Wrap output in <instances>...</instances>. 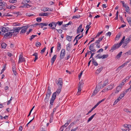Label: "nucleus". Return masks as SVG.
Here are the masks:
<instances>
[{
    "instance_id": "obj_1",
    "label": "nucleus",
    "mask_w": 131,
    "mask_h": 131,
    "mask_svg": "<svg viewBox=\"0 0 131 131\" xmlns=\"http://www.w3.org/2000/svg\"><path fill=\"white\" fill-rule=\"evenodd\" d=\"M55 81L56 83L57 84L58 86H59L56 91L53 94H55V97H56L57 95H58L61 91V89L62 83V79L61 78H59L58 81L56 79Z\"/></svg>"
},
{
    "instance_id": "obj_2",
    "label": "nucleus",
    "mask_w": 131,
    "mask_h": 131,
    "mask_svg": "<svg viewBox=\"0 0 131 131\" xmlns=\"http://www.w3.org/2000/svg\"><path fill=\"white\" fill-rule=\"evenodd\" d=\"M63 23V21H58L57 22H53L50 24H49L48 25L50 27H52V28L53 29H55L57 25H58L59 26L61 25Z\"/></svg>"
},
{
    "instance_id": "obj_3",
    "label": "nucleus",
    "mask_w": 131,
    "mask_h": 131,
    "mask_svg": "<svg viewBox=\"0 0 131 131\" xmlns=\"http://www.w3.org/2000/svg\"><path fill=\"white\" fill-rule=\"evenodd\" d=\"M65 55V50L64 49H62L60 56V59L61 60L63 58Z\"/></svg>"
},
{
    "instance_id": "obj_4",
    "label": "nucleus",
    "mask_w": 131,
    "mask_h": 131,
    "mask_svg": "<svg viewBox=\"0 0 131 131\" xmlns=\"http://www.w3.org/2000/svg\"><path fill=\"white\" fill-rule=\"evenodd\" d=\"M20 27L22 28L21 29H22L20 32V34H22L25 33L28 28V26H26Z\"/></svg>"
},
{
    "instance_id": "obj_5",
    "label": "nucleus",
    "mask_w": 131,
    "mask_h": 131,
    "mask_svg": "<svg viewBox=\"0 0 131 131\" xmlns=\"http://www.w3.org/2000/svg\"><path fill=\"white\" fill-rule=\"evenodd\" d=\"M56 97H55V94H52L51 99L50 102V104L53 105V103L54 102V101L55 100Z\"/></svg>"
},
{
    "instance_id": "obj_6",
    "label": "nucleus",
    "mask_w": 131,
    "mask_h": 131,
    "mask_svg": "<svg viewBox=\"0 0 131 131\" xmlns=\"http://www.w3.org/2000/svg\"><path fill=\"white\" fill-rule=\"evenodd\" d=\"M25 59L23 57L22 54H20L19 57V60L18 62V63H20V62H23L24 61Z\"/></svg>"
},
{
    "instance_id": "obj_7",
    "label": "nucleus",
    "mask_w": 131,
    "mask_h": 131,
    "mask_svg": "<svg viewBox=\"0 0 131 131\" xmlns=\"http://www.w3.org/2000/svg\"><path fill=\"white\" fill-rule=\"evenodd\" d=\"M121 46V45H119V44H117L116 45H115L112 47L111 50L113 51L119 48Z\"/></svg>"
},
{
    "instance_id": "obj_8",
    "label": "nucleus",
    "mask_w": 131,
    "mask_h": 131,
    "mask_svg": "<svg viewBox=\"0 0 131 131\" xmlns=\"http://www.w3.org/2000/svg\"><path fill=\"white\" fill-rule=\"evenodd\" d=\"M94 43H93L91 44L89 47V49L91 51L93 52H95L96 51V50L94 48Z\"/></svg>"
},
{
    "instance_id": "obj_9",
    "label": "nucleus",
    "mask_w": 131,
    "mask_h": 131,
    "mask_svg": "<svg viewBox=\"0 0 131 131\" xmlns=\"http://www.w3.org/2000/svg\"><path fill=\"white\" fill-rule=\"evenodd\" d=\"M1 30L2 32H6L9 31V28L7 27L6 28L2 27L1 28Z\"/></svg>"
},
{
    "instance_id": "obj_10",
    "label": "nucleus",
    "mask_w": 131,
    "mask_h": 131,
    "mask_svg": "<svg viewBox=\"0 0 131 131\" xmlns=\"http://www.w3.org/2000/svg\"><path fill=\"white\" fill-rule=\"evenodd\" d=\"M99 91L100 89L99 88H97L96 86L91 96L92 97L95 95Z\"/></svg>"
},
{
    "instance_id": "obj_11",
    "label": "nucleus",
    "mask_w": 131,
    "mask_h": 131,
    "mask_svg": "<svg viewBox=\"0 0 131 131\" xmlns=\"http://www.w3.org/2000/svg\"><path fill=\"white\" fill-rule=\"evenodd\" d=\"M56 109H53V112L51 113V114L50 119L49 121V122L50 123H51L52 121V120L53 119V116L54 113Z\"/></svg>"
},
{
    "instance_id": "obj_12",
    "label": "nucleus",
    "mask_w": 131,
    "mask_h": 131,
    "mask_svg": "<svg viewBox=\"0 0 131 131\" xmlns=\"http://www.w3.org/2000/svg\"><path fill=\"white\" fill-rule=\"evenodd\" d=\"M6 8L7 9H13L16 8V6H14L9 5H6Z\"/></svg>"
},
{
    "instance_id": "obj_13",
    "label": "nucleus",
    "mask_w": 131,
    "mask_h": 131,
    "mask_svg": "<svg viewBox=\"0 0 131 131\" xmlns=\"http://www.w3.org/2000/svg\"><path fill=\"white\" fill-rule=\"evenodd\" d=\"M57 56L56 55H54L53 57L50 60V62L51 63V65L53 64Z\"/></svg>"
},
{
    "instance_id": "obj_14",
    "label": "nucleus",
    "mask_w": 131,
    "mask_h": 131,
    "mask_svg": "<svg viewBox=\"0 0 131 131\" xmlns=\"http://www.w3.org/2000/svg\"><path fill=\"white\" fill-rule=\"evenodd\" d=\"M108 84V79H106L104 82V84L102 86H101L100 88H102L104 86H106V85Z\"/></svg>"
},
{
    "instance_id": "obj_15",
    "label": "nucleus",
    "mask_w": 131,
    "mask_h": 131,
    "mask_svg": "<svg viewBox=\"0 0 131 131\" xmlns=\"http://www.w3.org/2000/svg\"><path fill=\"white\" fill-rule=\"evenodd\" d=\"M46 96L45 99L44 101L46 103H47L49 101V99L50 95L47 94H46Z\"/></svg>"
},
{
    "instance_id": "obj_16",
    "label": "nucleus",
    "mask_w": 131,
    "mask_h": 131,
    "mask_svg": "<svg viewBox=\"0 0 131 131\" xmlns=\"http://www.w3.org/2000/svg\"><path fill=\"white\" fill-rule=\"evenodd\" d=\"M46 96L45 99L44 101L46 103H47L49 101V99L50 95L47 94H46Z\"/></svg>"
},
{
    "instance_id": "obj_17",
    "label": "nucleus",
    "mask_w": 131,
    "mask_h": 131,
    "mask_svg": "<svg viewBox=\"0 0 131 131\" xmlns=\"http://www.w3.org/2000/svg\"><path fill=\"white\" fill-rule=\"evenodd\" d=\"M51 88L49 86L48 88L47 92L46 94L50 95L52 93L51 91Z\"/></svg>"
},
{
    "instance_id": "obj_18",
    "label": "nucleus",
    "mask_w": 131,
    "mask_h": 131,
    "mask_svg": "<svg viewBox=\"0 0 131 131\" xmlns=\"http://www.w3.org/2000/svg\"><path fill=\"white\" fill-rule=\"evenodd\" d=\"M12 35V34H11L10 32H9L6 33L4 35V37L5 38L7 37H10Z\"/></svg>"
},
{
    "instance_id": "obj_19",
    "label": "nucleus",
    "mask_w": 131,
    "mask_h": 131,
    "mask_svg": "<svg viewBox=\"0 0 131 131\" xmlns=\"http://www.w3.org/2000/svg\"><path fill=\"white\" fill-rule=\"evenodd\" d=\"M49 14L48 13H40L39 14V15L40 16H47Z\"/></svg>"
},
{
    "instance_id": "obj_20",
    "label": "nucleus",
    "mask_w": 131,
    "mask_h": 131,
    "mask_svg": "<svg viewBox=\"0 0 131 131\" xmlns=\"http://www.w3.org/2000/svg\"><path fill=\"white\" fill-rule=\"evenodd\" d=\"M122 89V86L119 85L116 88V91H115V93L116 94L117 93Z\"/></svg>"
},
{
    "instance_id": "obj_21",
    "label": "nucleus",
    "mask_w": 131,
    "mask_h": 131,
    "mask_svg": "<svg viewBox=\"0 0 131 131\" xmlns=\"http://www.w3.org/2000/svg\"><path fill=\"white\" fill-rule=\"evenodd\" d=\"M103 68L101 67L98 69L96 71V73L97 74L99 73L102 70Z\"/></svg>"
},
{
    "instance_id": "obj_22",
    "label": "nucleus",
    "mask_w": 131,
    "mask_h": 131,
    "mask_svg": "<svg viewBox=\"0 0 131 131\" xmlns=\"http://www.w3.org/2000/svg\"><path fill=\"white\" fill-rule=\"evenodd\" d=\"M22 27H20L16 28L14 30H15V31L17 34H18V33L19 32L20 30L22 29Z\"/></svg>"
},
{
    "instance_id": "obj_23",
    "label": "nucleus",
    "mask_w": 131,
    "mask_h": 131,
    "mask_svg": "<svg viewBox=\"0 0 131 131\" xmlns=\"http://www.w3.org/2000/svg\"><path fill=\"white\" fill-rule=\"evenodd\" d=\"M72 36H70L69 35H67L66 37V39L69 41H70L71 40Z\"/></svg>"
},
{
    "instance_id": "obj_24",
    "label": "nucleus",
    "mask_w": 131,
    "mask_h": 131,
    "mask_svg": "<svg viewBox=\"0 0 131 131\" xmlns=\"http://www.w3.org/2000/svg\"><path fill=\"white\" fill-rule=\"evenodd\" d=\"M92 61L94 65L95 66H97L98 65V63L95 60L94 58H92Z\"/></svg>"
},
{
    "instance_id": "obj_25",
    "label": "nucleus",
    "mask_w": 131,
    "mask_h": 131,
    "mask_svg": "<svg viewBox=\"0 0 131 131\" xmlns=\"http://www.w3.org/2000/svg\"><path fill=\"white\" fill-rule=\"evenodd\" d=\"M48 9H49V8L45 7H43L41 9V10L44 12H46L47 11H49Z\"/></svg>"
},
{
    "instance_id": "obj_26",
    "label": "nucleus",
    "mask_w": 131,
    "mask_h": 131,
    "mask_svg": "<svg viewBox=\"0 0 131 131\" xmlns=\"http://www.w3.org/2000/svg\"><path fill=\"white\" fill-rule=\"evenodd\" d=\"M81 87L79 86L78 88V91L77 93V95H79L80 94L81 91Z\"/></svg>"
},
{
    "instance_id": "obj_27",
    "label": "nucleus",
    "mask_w": 131,
    "mask_h": 131,
    "mask_svg": "<svg viewBox=\"0 0 131 131\" xmlns=\"http://www.w3.org/2000/svg\"><path fill=\"white\" fill-rule=\"evenodd\" d=\"M48 25V24L43 23H40V26L41 28H42L43 26H46Z\"/></svg>"
},
{
    "instance_id": "obj_28",
    "label": "nucleus",
    "mask_w": 131,
    "mask_h": 131,
    "mask_svg": "<svg viewBox=\"0 0 131 131\" xmlns=\"http://www.w3.org/2000/svg\"><path fill=\"white\" fill-rule=\"evenodd\" d=\"M96 114V113L95 114L93 115H92L90 117L88 120L87 122L89 123L90 121H91L95 115Z\"/></svg>"
},
{
    "instance_id": "obj_29",
    "label": "nucleus",
    "mask_w": 131,
    "mask_h": 131,
    "mask_svg": "<svg viewBox=\"0 0 131 131\" xmlns=\"http://www.w3.org/2000/svg\"><path fill=\"white\" fill-rule=\"evenodd\" d=\"M122 53V52L121 51L116 56V57L118 59L120 57H121Z\"/></svg>"
},
{
    "instance_id": "obj_30",
    "label": "nucleus",
    "mask_w": 131,
    "mask_h": 131,
    "mask_svg": "<svg viewBox=\"0 0 131 131\" xmlns=\"http://www.w3.org/2000/svg\"><path fill=\"white\" fill-rule=\"evenodd\" d=\"M61 48V44L59 42H58L57 50L59 51Z\"/></svg>"
},
{
    "instance_id": "obj_31",
    "label": "nucleus",
    "mask_w": 131,
    "mask_h": 131,
    "mask_svg": "<svg viewBox=\"0 0 131 131\" xmlns=\"http://www.w3.org/2000/svg\"><path fill=\"white\" fill-rule=\"evenodd\" d=\"M124 126L125 127H127L128 129H131V125H130L125 124L124 125Z\"/></svg>"
},
{
    "instance_id": "obj_32",
    "label": "nucleus",
    "mask_w": 131,
    "mask_h": 131,
    "mask_svg": "<svg viewBox=\"0 0 131 131\" xmlns=\"http://www.w3.org/2000/svg\"><path fill=\"white\" fill-rule=\"evenodd\" d=\"M113 88L112 86V85H108L107 86V88L106 89L107 90H110L112 89Z\"/></svg>"
},
{
    "instance_id": "obj_33",
    "label": "nucleus",
    "mask_w": 131,
    "mask_h": 131,
    "mask_svg": "<svg viewBox=\"0 0 131 131\" xmlns=\"http://www.w3.org/2000/svg\"><path fill=\"white\" fill-rule=\"evenodd\" d=\"M66 124H65L64 125H63L60 128V131H63L64 129V127H65V125ZM64 131H66V129Z\"/></svg>"
},
{
    "instance_id": "obj_34",
    "label": "nucleus",
    "mask_w": 131,
    "mask_h": 131,
    "mask_svg": "<svg viewBox=\"0 0 131 131\" xmlns=\"http://www.w3.org/2000/svg\"><path fill=\"white\" fill-rule=\"evenodd\" d=\"M125 36H124L123 37L122 39L121 40V41L120 43L119 44V45H122V43L123 42V41L125 39Z\"/></svg>"
},
{
    "instance_id": "obj_35",
    "label": "nucleus",
    "mask_w": 131,
    "mask_h": 131,
    "mask_svg": "<svg viewBox=\"0 0 131 131\" xmlns=\"http://www.w3.org/2000/svg\"><path fill=\"white\" fill-rule=\"evenodd\" d=\"M13 25L14 26H19L20 25V23H18L17 22L14 23H13Z\"/></svg>"
},
{
    "instance_id": "obj_36",
    "label": "nucleus",
    "mask_w": 131,
    "mask_h": 131,
    "mask_svg": "<svg viewBox=\"0 0 131 131\" xmlns=\"http://www.w3.org/2000/svg\"><path fill=\"white\" fill-rule=\"evenodd\" d=\"M15 70H16V67L15 64L14 63L12 65V70L14 71Z\"/></svg>"
},
{
    "instance_id": "obj_37",
    "label": "nucleus",
    "mask_w": 131,
    "mask_h": 131,
    "mask_svg": "<svg viewBox=\"0 0 131 131\" xmlns=\"http://www.w3.org/2000/svg\"><path fill=\"white\" fill-rule=\"evenodd\" d=\"M108 55L107 54L106 55L104 54L103 55V56H101V57L102 59H104L107 58L108 57Z\"/></svg>"
},
{
    "instance_id": "obj_38",
    "label": "nucleus",
    "mask_w": 131,
    "mask_h": 131,
    "mask_svg": "<svg viewBox=\"0 0 131 131\" xmlns=\"http://www.w3.org/2000/svg\"><path fill=\"white\" fill-rule=\"evenodd\" d=\"M131 90L130 88H129L126 90L124 91L123 93H124V94H126L128 91H130Z\"/></svg>"
},
{
    "instance_id": "obj_39",
    "label": "nucleus",
    "mask_w": 131,
    "mask_h": 131,
    "mask_svg": "<svg viewBox=\"0 0 131 131\" xmlns=\"http://www.w3.org/2000/svg\"><path fill=\"white\" fill-rule=\"evenodd\" d=\"M1 46L2 48H5L6 47V45L5 43H3L2 44Z\"/></svg>"
},
{
    "instance_id": "obj_40",
    "label": "nucleus",
    "mask_w": 131,
    "mask_h": 131,
    "mask_svg": "<svg viewBox=\"0 0 131 131\" xmlns=\"http://www.w3.org/2000/svg\"><path fill=\"white\" fill-rule=\"evenodd\" d=\"M70 45L69 43L67 45V50L68 51H69L70 49Z\"/></svg>"
},
{
    "instance_id": "obj_41",
    "label": "nucleus",
    "mask_w": 131,
    "mask_h": 131,
    "mask_svg": "<svg viewBox=\"0 0 131 131\" xmlns=\"http://www.w3.org/2000/svg\"><path fill=\"white\" fill-rule=\"evenodd\" d=\"M80 17V15H77L75 16H74L72 17V18H79Z\"/></svg>"
},
{
    "instance_id": "obj_42",
    "label": "nucleus",
    "mask_w": 131,
    "mask_h": 131,
    "mask_svg": "<svg viewBox=\"0 0 131 131\" xmlns=\"http://www.w3.org/2000/svg\"><path fill=\"white\" fill-rule=\"evenodd\" d=\"M41 45V43L37 41L36 43V46L37 47H39Z\"/></svg>"
},
{
    "instance_id": "obj_43",
    "label": "nucleus",
    "mask_w": 131,
    "mask_h": 131,
    "mask_svg": "<svg viewBox=\"0 0 131 131\" xmlns=\"http://www.w3.org/2000/svg\"><path fill=\"white\" fill-rule=\"evenodd\" d=\"M9 2L10 3H16L17 2L16 0H9Z\"/></svg>"
},
{
    "instance_id": "obj_44",
    "label": "nucleus",
    "mask_w": 131,
    "mask_h": 131,
    "mask_svg": "<svg viewBox=\"0 0 131 131\" xmlns=\"http://www.w3.org/2000/svg\"><path fill=\"white\" fill-rule=\"evenodd\" d=\"M36 20L37 22H40L41 21V17H38L36 18Z\"/></svg>"
},
{
    "instance_id": "obj_45",
    "label": "nucleus",
    "mask_w": 131,
    "mask_h": 131,
    "mask_svg": "<svg viewBox=\"0 0 131 131\" xmlns=\"http://www.w3.org/2000/svg\"><path fill=\"white\" fill-rule=\"evenodd\" d=\"M130 39L129 38H126L125 39V43H128V42L130 41Z\"/></svg>"
},
{
    "instance_id": "obj_46",
    "label": "nucleus",
    "mask_w": 131,
    "mask_h": 131,
    "mask_svg": "<svg viewBox=\"0 0 131 131\" xmlns=\"http://www.w3.org/2000/svg\"><path fill=\"white\" fill-rule=\"evenodd\" d=\"M4 68H3L0 74H2L4 72V71L6 69L5 68V65H4Z\"/></svg>"
},
{
    "instance_id": "obj_47",
    "label": "nucleus",
    "mask_w": 131,
    "mask_h": 131,
    "mask_svg": "<svg viewBox=\"0 0 131 131\" xmlns=\"http://www.w3.org/2000/svg\"><path fill=\"white\" fill-rule=\"evenodd\" d=\"M95 58H96L97 59H101L102 58L100 54H98L96 56Z\"/></svg>"
},
{
    "instance_id": "obj_48",
    "label": "nucleus",
    "mask_w": 131,
    "mask_h": 131,
    "mask_svg": "<svg viewBox=\"0 0 131 131\" xmlns=\"http://www.w3.org/2000/svg\"><path fill=\"white\" fill-rule=\"evenodd\" d=\"M26 16H28L29 17H30L34 15L32 14L28 13H26Z\"/></svg>"
},
{
    "instance_id": "obj_49",
    "label": "nucleus",
    "mask_w": 131,
    "mask_h": 131,
    "mask_svg": "<svg viewBox=\"0 0 131 131\" xmlns=\"http://www.w3.org/2000/svg\"><path fill=\"white\" fill-rule=\"evenodd\" d=\"M46 49V47H45L41 51V53L42 54H43L45 51Z\"/></svg>"
},
{
    "instance_id": "obj_50",
    "label": "nucleus",
    "mask_w": 131,
    "mask_h": 131,
    "mask_svg": "<svg viewBox=\"0 0 131 131\" xmlns=\"http://www.w3.org/2000/svg\"><path fill=\"white\" fill-rule=\"evenodd\" d=\"M71 24H72V22L70 21L68 23L66 24V27L68 26L69 25H71Z\"/></svg>"
},
{
    "instance_id": "obj_51",
    "label": "nucleus",
    "mask_w": 131,
    "mask_h": 131,
    "mask_svg": "<svg viewBox=\"0 0 131 131\" xmlns=\"http://www.w3.org/2000/svg\"><path fill=\"white\" fill-rule=\"evenodd\" d=\"M37 35H32L31 37V38L30 39V40H32V39L34 38Z\"/></svg>"
},
{
    "instance_id": "obj_52",
    "label": "nucleus",
    "mask_w": 131,
    "mask_h": 131,
    "mask_svg": "<svg viewBox=\"0 0 131 131\" xmlns=\"http://www.w3.org/2000/svg\"><path fill=\"white\" fill-rule=\"evenodd\" d=\"M83 83L82 82V81H80L79 82V84L78 86L81 87V85H82Z\"/></svg>"
},
{
    "instance_id": "obj_53",
    "label": "nucleus",
    "mask_w": 131,
    "mask_h": 131,
    "mask_svg": "<svg viewBox=\"0 0 131 131\" xmlns=\"http://www.w3.org/2000/svg\"><path fill=\"white\" fill-rule=\"evenodd\" d=\"M82 24L80 25L79 26V27L78 28V29H77L78 30H79V31H81V29H82Z\"/></svg>"
},
{
    "instance_id": "obj_54",
    "label": "nucleus",
    "mask_w": 131,
    "mask_h": 131,
    "mask_svg": "<svg viewBox=\"0 0 131 131\" xmlns=\"http://www.w3.org/2000/svg\"><path fill=\"white\" fill-rule=\"evenodd\" d=\"M13 99V98L12 97H11L9 101H8L7 104V105H9L10 103V102Z\"/></svg>"
},
{
    "instance_id": "obj_55",
    "label": "nucleus",
    "mask_w": 131,
    "mask_h": 131,
    "mask_svg": "<svg viewBox=\"0 0 131 131\" xmlns=\"http://www.w3.org/2000/svg\"><path fill=\"white\" fill-rule=\"evenodd\" d=\"M129 8L128 6H127L126 7V11L127 12H129Z\"/></svg>"
},
{
    "instance_id": "obj_56",
    "label": "nucleus",
    "mask_w": 131,
    "mask_h": 131,
    "mask_svg": "<svg viewBox=\"0 0 131 131\" xmlns=\"http://www.w3.org/2000/svg\"><path fill=\"white\" fill-rule=\"evenodd\" d=\"M29 1V0H24L23 2L26 4L28 3Z\"/></svg>"
},
{
    "instance_id": "obj_57",
    "label": "nucleus",
    "mask_w": 131,
    "mask_h": 131,
    "mask_svg": "<svg viewBox=\"0 0 131 131\" xmlns=\"http://www.w3.org/2000/svg\"><path fill=\"white\" fill-rule=\"evenodd\" d=\"M111 32H108L106 34V35L107 36H111Z\"/></svg>"
},
{
    "instance_id": "obj_58",
    "label": "nucleus",
    "mask_w": 131,
    "mask_h": 131,
    "mask_svg": "<svg viewBox=\"0 0 131 131\" xmlns=\"http://www.w3.org/2000/svg\"><path fill=\"white\" fill-rule=\"evenodd\" d=\"M125 94H124V93H123L121 94L120 95L119 97H120L122 98L124 97Z\"/></svg>"
},
{
    "instance_id": "obj_59",
    "label": "nucleus",
    "mask_w": 131,
    "mask_h": 131,
    "mask_svg": "<svg viewBox=\"0 0 131 131\" xmlns=\"http://www.w3.org/2000/svg\"><path fill=\"white\" fill-rule=\"evenodd\" d=\"M24 6L25 7H26L27 8H29L31 7V6L30 5L27 4L25 5Z\"/></svg>"
},
{
    "instance_id": "obj_60",
    "label": "nucleus",
    "mask_w": 131,
    "mask_h": 131,
    "mask_svg": "<svg viewBox=\"0 0 131 131\" xmlns=\"http://www.w3.org/2000/svg\"><path fill=\"white\" fill-rule=\"evenodd\" d=\"M5 4V2H0V6H3V5H4Z\"/></svg>"
},
{
    "instance_id": "obj_61",
    "label": "nucleus",
    "mask_w": 131,
    "mask_h": 131,
    "mask_svg": "<svg viewBox=\"0 0 131 131\" xmlns=\"http://www.w3.org/2000/svg\"><path fill=\"white\" fill-rule=\"evenodd\" d=\"M127 21L128 22L131 21V17H127Z\"/></svg>"
},
{
    "instance_id": "obj_62",
    "label": "nucleus",
    "mask_w": 131,
    "mask_h": 131,
    "mask_svg": "<svg viewBox=\"0 0 131 131\" xmlns=\"http://www.w3.org/2000/svg\"><path fill=\"white\" fill-rule=\"evenodd\" d=\"M104 37V36H103L102 37H100L99 38L98 40H99V41L100 42L101 41L103 38Z\"/></svg>"
},
{
    "instance_id": "obj_63",
    "label": "nucleus",
    "mask_w": 131,
    "mask_h": 131,
    "mask_svg": "<svg viewBox=\"0 0 131 131\" xmlns=\"http://www.w3.org/2000/svg\"><path fill=\"white\" fill-rule=\"evenodd\" d=\"M128 62V61H127V62L124 63L122 65V67H124L127 64Z\"/></svg>"
},
{
    "instance_id": "obj_64",
    "label": "nucleus",
    "mask_w": 131,
    "mask_h": 131,
    "mask_svg": "<svg viewBox=\"0 0 131 131\" xmlns=\"http://www.w3.org/2000/svg\"><path fill=\"white\" fill-rule=\"evenodd\" d=\"M100 41L98 40H97L94 43V45H95L96 43H97V44H99Z\"/></svg>"
}]
</instances>
